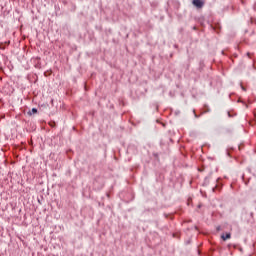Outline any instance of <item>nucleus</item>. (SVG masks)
<instances>
[{"instance_id":"nucleus-6","label":"nucleus","mask_w":256,"mask_h":256,"mask_svg":"<svg viewBox=\"0 0 256 256\" xmlns=\"http://www.w3.org/2000/svg\"><path fill=\"white\" fill-rule=\"evenodd\" d=\"M37 113V108H32L31 111L28 112V115H35Z\"/></svg>"},{"instance_id":"nucleus-15","label":"nucleus","mask_w":256,"mask_h":256,"mask_svg":"<svg viewBox=\"0 0 256 256\" xmlns=\"http://www.w3.org/2000/svg\"><path fill=\"white\" fill-rule=\"evenodd\" d=\"M228 117H233V115H231V112H228Z\"/></svg>"},{"instance_id":"nucleus-3","label":"nucleus","mask_w":256,"mask_h":256,"mask_svg":"<svg viewBox=\"0 0 256 256\" xmlns=\"http://www.w3.org/2000/svg\"><path fill=\"white\" fill-rule=\"evenodd\" d=\"M222 241H227V239H231V232H226L221 235Z\"/></svg>"},{"instance_id":"nucleus-5","label":"nucleus","mask_w":256,"mask_h":256,"mask_svg":"<svg viewBox=\"0 0 256 256\" xmlns=\"http://www.w3.org/2000/svg\"><path fill=\"white\" fill-rule=\"evenodd\" d=\"M222 187H223V185L217 184L214 188H212L213 193H215V191H221Z\"/></svg>"},{"instance_id":"nucleus-14","label":"nucleus","mask_w":256,"mask_h":256,"mask_svg":"<svg viewBox=\"0 0 256 256\" xmlns=\"http://www.w3.org/2000/svg\"><path fill=\"white\" fill-rule=\"evenodd\" d=\"M38 203H39L40 205L43 204V203L41 202V199H39V198H38Z\"/></svg>"},{"instance_id":"nucleus-16","label":"nucleus","mask_w":256,"mask_h":256,"mask_svg":"<svg viewBox=\"0 0 256 256\" xmlns=\"http://www.w3.org/2000/svg\"><path fill=\"white\" fill-rule=\"evenodd\" d=\"M254 11H256V3L254 4Z\"/></svg>"},{"instance_id":"nucleus-8","label":"nucleus","mask_w":256,"mask_h":256,"mask_svg":"<svg viewBox=\"0 0 256 256\" xmlns=\"http://www.w3.org/2000/svg\"><path fill=\"white\" fill-rule=\"evenodd\" d=\"M193 113H194V117H195V119H199V117H201V115H202V114L197 115V113H195V110H193Z\"/></svg>"},{"instance_id":"nucleus-18","label":"nucleus","mask_w":256,"mask_h":256,"mask_svg":"<svg viewBox=\"0 0 256 256\" xmlns=\"http://www.w3.org/2000/svg\"><path fill=\"white\" fill-rule=\"evenodd\" d=\"M41 201H43V196H41Z\"/></svg>"},{"instance_id":"nucleus-12","label":"nucleus","mask_w":256,"mask_h":256,"mask_svg":"<svg viewBox=\"0 0 256 256\" xmlns=\"http://www.w3.org/2000/svg\"><path fill=\"white\" fill-rule=\"evenodd\" d=\"M45 77H49L48 72H44Z\"/></svg>"},{"instance_id":"nucleus-17","label":"nucleus","mask_w":256,"mask_h":256,"mask_svg":"<svg viewBox=\"0 0 256 256\" xmlns=\"http://www.w3.org/2000/svg\"><path fill=\"white\" fill-rule=\"evenodd\" d=\"M198 209H201V204L198 205Z\"/></svg>"},{"instance_id":"nucleus-19","label":"nucleus","mask_w":256,"mask_h":256,"mask_svg":"<svg viewBox=\"0 0 256 256\" xmlns=\"http://www.w3.org/2000/svg\"><path fill=\"white\" fill-rule=\"evenodd\" d=\"M242 89L245 91V88L242 86Z\"/></svg>"},{"instance_id":"nucleus-10","label":"nucleus","mask_w":256,"mask_h":256,"mask_svg":"<svg viewBox=\"0 0 256 256\" xmlns=\"http://www.w3.org/2000/svg\"><path fill=\"white\" fill-rule=\"evenodd\" d=\"M247 57H249V59H251V52H247Z\"/></svg>"},{"instance_id":"nucleus-1","label":"nucleus","mask_w":256,"mask_h":256,"mask_svg":"<svg viewBox=\"0 0 256 256\" xmlns=\"http://www.w3.org/2000/svg\"><path fill=\"white\" fill-rule=\"evenodd\" d=\"M192 5L196 7V9H203L205 7V1L203 0H192Z\"/></svg>"},{"instance_id":"nucleus-9","label":"nucleus","mask_w":256,"mask_h":256,"mask_svg":"<svg viewBox=\"0 0 256 256\" xmlns=\"http://www.w3.org/2000/svg\"><path fill=\"white\" fill-rule=\"evenodd\" d=\"M242 179H243L245 185H249V180L245 181V175L242 176Z\"/></svg>"},{"instance_id":"nucleus-11","label":"nucleus","mask_w":256,"mask_h":256,"mask_svg":"<svg viewBox=\"0 0 256 256\" xmlns=\"http://www.w3.org/2000/svg\"><path fill=\"white\" fill-rule=\"evenodd\" d=\"M216 231H221V226H217Z\"/></svg>"},{"instance_id":"nucleus-4","label":"nucleus","mask_w":256,"mask_h":256,"mask_svg":"<svg viewBox=\"0 0 256 256\" xmlns=\"http://www.w3.org/2000/svg\"><path fill=\"white\" fill-rule=\"evenodd\" d=\"M211 112V108H209V105L205 104L203 106V111L201 112V115L205 114V113H210Z\"/></svg>"},{"instance_id":"nucleus-7","label":"nucleus","mask_w":256,"mask_h":256,"mask_svg":"<svg viewBox=\"0 0 256 256\" xmlns=\"http://www.w3.org/2000/svg\"><path fill=\"white\" fill-rule=\"evenodd\" d=\"M153 157L155 158L156 161H159V153L153 152Z\"/></svg>"},{"instance_id":"nucleus-2","label":"nucleus","mask_w":256,"mask_h":256,"mask_svg":"<svg viewBox=\"0 0 256 256\" xmlns=\"http://www.w3.org/2000/svg\"><path fill=\"white\" fill-rule=\"evenodd\" d=\"M35 69H41V58L40 57H35L31 59Z\"/></svg>"},{"instance_id":"nucleus-13","label":"nucleus","mask_w":256,"mask_h":256,"mask_svg":"<svg viewBox=\"0 0 256 256\" xmlns=\"http://www.w3.org/2000/svg\"><path fill=\"white\" fill-rule=\"evenodd\" d=\"M193 31H197V26H193Z\"/></svg>"}]
</instances>
